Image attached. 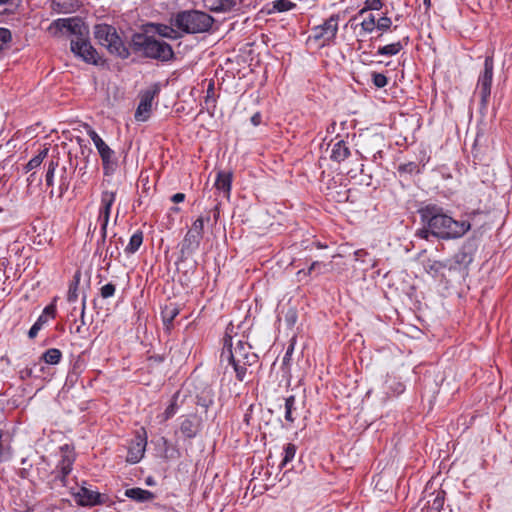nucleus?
Here are the masks:
<instances>
[{"mask_svg":"<svg viewBox=\"0 0 512 512\" xmlns=\"http://www.w3.org/2000/svg\"><path fill=\"white\" fill-rule=\"evenodd\" d=\"M419 213L422 222L432 231V236L438 239L460 238L470 229L469 222L454 220L437 205H426L419 210Z\"/></svg>","mask_w":512,"mask_h":512,"instance_id":"f257e3e1","label":"nucleus"},{"mask_svg":"<svg viewBox=\"0 0 512 512\" xmlns=\"http://www.w3.org/2000/svg\"><path fill=\"white\" fill-rule=\"evenodd\" d=\"M130 46L134 53L144 58L160 62H169L174 58V51L168 43L147 33H134Z\"/></svg>","mask_w":512,"mask_h":512,"instance_id":"f03ea898","label":"nucleus"},{"mask_svg":"<svg viewBox=\"0 0 512 512\" xmlns=\"http://www.w3.org/2000/svg\"><path fill=\"white\" fill-rule=\"evenodd\" d=\"M229 341L230 344L221 353V361L231 364L237 380L242 382L246 377L248 367L257 364L258 355L252 351V347L247 342L238 340L234 345L232 338Z\"/></svg>","mask_w":512,"mask_h":512,"instance_id":"7ed1b4c3","label":"nucleus"},{"mask_svg":"<svg viewBox=\"0 0 512 512\" xmlns=\"http://www.w3.org/2000/svg\"><path fill=\"white\" fill-rule=\"evenodd\" d=\"M94 37L112 55L121 59H127L130 56L129 48L124 44L115 27L108 24H97L94 26Z\"/></svg>","mask_w":512,"mask_h":512,"instance_id":"20e7f679","label":"nucleus"},{"mask_svg":"<svg viewBox=\"0 0 512 512\" xmlns=\"http://www.w3.org/2000/svg\"><path fill=\"white\" fill-rule=\"evenodd\" d=\"M214 19L206 12L190 10L176 15L174 24L186 33H203L213 25Z\"/></svg>","mask_w":512,"mask_h":512,"instance_id":"39448f33","label":"nucleus"},{"mask_svg":"<svg viewBox=\"0 0 512 512\" xmlns=\"http://www.w3.org/2000/svg\"><path fill=\"white\" fill-rule=\"evenodd\" d=\"M339 15L333 14L322 24L314 26L308 41L318 42L320 47L332 46L338 33Z\"/></svg>","mask_w":512,"mask_h":512,"instance_id":"423d86ee","label":"nucleus"},{"mask_svg":"<svg viewBox=\"0 0 512 512\" xmlns=\"http://www.w3.org/2000/svg\"><path fill=\"white\" fill-rule=\"evenodd\" d=\"M494 74V60L492 55H487L484 60V68L480 72L475 93L480 96V111L487 109L491 95V86Z\"/></svg>","mask_w":512,"mask_h":512,"instance_id":"0eeeda50","label":"nucleus"},{"mask_svg":"<svg viewBox=\"0 0 512 512\" xmlns=\"http://www.w3.org/2000/svg\"><path fill=\"white\" fill-rule=\"evenodd\" d=\"M88 135L93 141L102 160L103 171L106 176L114 174L118 168V161L112 150L93 129L88 130Z\"/></svg>","mask_w":512,"mask_h":512,"instance_id":"6e6552de","label":"nucleus"},{"mask_svg":"<svg viewBox=\"0 0 512 512\" xmlns=\"http://www.w3.org/2000/svg\"><path fill=\"white\" fill-rule=\"evenodd\" d=\"M71 51L87 63L96 64L98 53L91 43L83 36H75L70 42Z\"/></svg>","mask_w":512,"mask_h":512,"instance_id":"1a4fd4ad","label":"nucleus"},{"mask_svg":"<svg viewBox=\"0 0 512 512\" xmlns=\"http://www.w3.org/2000/svg\"><path fill=\"white\" fill-rule=\"evenodd\" d=\"M116 193L111 191H103L101 194V206L99 210L98 220L101 222L102 239L106 238L107 226L110 219L111 207L115 201Z\"/></svg>","mask_w":512,"mask_h":512,"instance_id":"9d476101","label":"nucleus"},{"mask_svg":"<svg viewBox=\"0 0 512 512\" xmlns=\"http://www.w3.org/2000/svg\"><path fill=\"white\" fill-rule=\"evenodd\" d=\"M160 88L155 84L152 88L146 90L141 95L140 103L135 112V119L137 121H146L150 115L152 101L154 97L159 93Z\"/></svg>","mask_w":512,"mask_h":512,"instance_id":"9b49d317","label":"nucleus"},{"mask_svg":"<svg viewBox=\"0 0 512 512\" xmlns=\"http://www.w3.org/2000/svg\"><path fill=\"white\" fill-rule=\"evenodd\" d=\"M77 503L81 506H95L105 504L108 497L105 494L90 490L84 486L73 493Z\"/></svg>","mask_w":512,"mask_h":512,"instance_id":"f8f14e48","label":"nucleus"},{"mask_svg":"<svg viewBox=\"0 0 512 512\" xmlns=\"http://www.w3.org/2000/svg\"><path fill=\"white\" fill-rule=\"evenodd\" d=\"M147 445L146 432L143 430V435L137 434L132 440L127 454V461L135 464L138 463L144 456Z\"/></svg>","mask_w":512,"mask_h":512,"instance_id":"ddd939ff","label":"nucleus"},{"mask_svg":"<svg viewBox=\"0 0 512 512\" xmlns=\"http://www.w3.org/2000/svg\"><path fill=\"white\" fill-rule=\"evenodd\" d=\"M54 25L61 31L66 30L76 36H83L82 28L83 24L80 19L77 18H65L58 19L54 22Z\"/></svg>","mask_w":512,"mask_h":512,"instance_id":"4468645a","label":"nucleus"},{"mask_svg":"<svg viewBox=\"0 0 512 512\" xmlns=\"http://www.w3.org/2000/svg\"><path fill=\"white\" fill-rule=\"evenodd\" d=\"M201 239V235L188 230L181 244L182 255H190L194 253L199 248Z\"/></svg>","mask_w":512,"mask_h":512,"instance_id":"2eb2a0df","label":"nucleus"},{"mask_svg":"<svg viewBox=\"0 0 512 512\" xmlns=\"http://www.w3.org/2000/svg\"><path fill=\"white\" fill-rule=\"evenodd\" d=\"M180 309L175 303L166 304L161 310V317L166 331L170 332L173 321L178 316Z\"/></svg>","mask_w":512,"mask_h":512,"instance_id":"dca6fc26","label":"nucleus"},{"mask_svg":"<svg viewBox=\"0 0 512 512\" xmlns=\"http://www.w3.org/2000/svg\"><path fill=\"white\" fill-rule=\"evenodd\" d=\"M426 506L430 512H440L443 508L445 501V491L437 490L429 493L427 496Z\"/></svg>","mask_w":512,"mask_h":512,"instance_id":"f3484780","label":"nucleus"},{"mask_svg":"<svg viewBox=\"0 0 512 512\" xmlns=\"http://www.w3.org/2000/svg\"><path fill=\"white\" fill-rule=\"evenodd\" d=\"M125 496L137 503L150 502L155 498L151 491L139 487L126 489Z\"/></svg>","mask_w":512,"mask_h":512,"instance_id":"a211bd4d","label":"nucleus"},{"mask_svg":"<svg viewBox=\"0 0 512 512\" xmlns=\"http://www.w3.org/2000/svg\"><path fill=\"white\" fill-rule=\"evenodd\" d=\"M231 184H232V173L231 172L219 171L217 173V177H216V181H215V188L218 191L223 192V194L226 198H229V196H230Z\"/></svg>","mask_w":512,"mask_h":512,"instance_id":"6ab92c4d","label":"nucleus"},{"mask_svg":"<svg viewBox=\"0 0 512 512\" xmlns=\"http://www.w3.org/2000/svg\"><path fill=\"white\" fill-rule=\"evenodd\" d=\"M199 431V423L195 416L185 418L180 424V432L185 438H194Z\"/></svg>","mask_w":512,"mask_h":512,"instance_id":"aec40b11","label":"nucleus"},{"mask_svg":"<svg viewBox=\"0 0 512 512\" xmlns=\"http://www.w3.org/2000/svg\"><path fill=\"white\" fill-rule=\"evenodd\" d=\"M455 265H452L450 261H436V260H428L424 264L425 271L432 275L433 277H437L442 273L444 269L452 270Z\"/></svg>","mask_w":512,"mask_h":512,"instance_id":"412c9836","label":"nucleus"},{"mask_svg":"<svg viewBox=\"0 0 512 512\" xmlns=\"http://www.w3.org/2000/svg\"><path fill=\"white\" fill-rule=\"evenodd\" d=\"M447 261H450L452 265H455L452 270H459L461 268H467L470 263L473 261V257L470 253L466 252L465 250H460L453 256L452 259H448Z\"/></svg>","mask_w":512,"mask_h":512,"instance_id":"4be33fe9","label":"nucleus"},{"mask_svg":"<svg viewBox=\"0 0 512 512\" xmlns=\"http://www.w3.org/2000/svg\"><path fill=\"white\" fill-rule=\"evenodd\" d=\"M350 155V150L343 140L336 142L331 151V159L336 162H341L347 159Z\"/></svg>","mask_w":512,"mask_h":512,"instance_id":"5701e85b","label":"nucleus"},{"mask_svg":"<svg viewBox=\"0 0 512 512\" xmlns=\"http://www.w3.org/2000/svg\"><path fill=\"white\" fill-rule=\"evenodd\" d=\"M297 416L296 399L295 396L291 395L285 399V419L293 423Z\"/></svg>","mask_w":512,"mask_h":512,"instance_id":"b1692460","label":"nucleus"},{"mask_svg":"<svg viewBox=\"0 0 512 512\" xmlns=\"http://www.w3.org/2000/svg\"><path fill=\"white\" fill-rule=\"evenodd\" d=\"M81 280V271L77 270L73 276V280L69 285L68 293H67V301L73 303L78 298V287Z\"/></svg>","mask_w":512,"mask_h":512,"instance_id":"393cba45","label":"nucleus"},{"mask_svg":"<svg viewBox=\"0 0 512 512\" xmlns=\"http://www.w3.org/2000/svg\"><path fill=\"white\" fill-rule=\"evenodd\" d=\"M73 459L70 456H64L59 462L57 469L60 471L59 479L65 484L66 477L72 471Z\"/></svg>","mask_w":512,"mask_h":512,"instance_id":"a878e982","label":"nucleus"},{"mask_svg":"<svg viewBox=\"0 0 512 512\" xmlns=\"http://www.w3.org/2000/svg\"><path fill=\"white\" fill-rule=\"evenodd\" d=\"M143 243V232L138 230L130 238L128 245L125 248V252L128 254H134L138 251Z\"/></svg>","mask_w":512,"mask_h":512,"instance_id":"bb28decb","label":"nucleus"},{"mask_svg":"<svg viewBox=\"0 0 512 512\" xmlns=\"http://www.w3.org/2000/svg\"><path fill=\"white\" fill-rule=\"evenodd\" d=\"M403 47H404V45L401 41L394 42V43L379 47L377 50V54L382 55V56H394V55H397L403 49Z\"/></svg>","mask_w":512,"mask_h":512,"instance_id":"cd10ccee","label":"nucleus"},{"mask_svg":"<svg viewBox=\"0 0 512 512\" xmlns=\"http://www.w3.org/2000/svg\"><path fill=\"white\" fill-rule=\"evenodd\" d=\"M214 403V395L210 388L204 389L200 394L197 395L196 404L203 407L204 409H208Z\"/></svg>","mask_w":512,"mask_h":512,"instance_id":"c85d7f7f","label":"nucleus"},{"mask_svg":"<svg viewBox=\"0 0 512 512\" xmlns=\"http://www.w3.org/2000/svg\"><path fill=\"white\" fill-rule=\"evenodd\" d=\"M61 358L62 352L59 349L50 348L43 353L41 360L47 364L56 365L60 362Z\"/></svg>","mask_w":512,"mask_h":512,"instance_id":"c756f323","label":"nucleus"},{"mask_svg":"<svg viewBox=\"0 0 512 512\" xmlns=\"http://www.w3.org/2000/svg\"><path fill=\"white\" fill-rule=\"evenodd\" d=\"M48 151V148H44L36 156L30 159L24 167L25 172L27 173L33 169L38 168L42 164L43 160L47 157Z\"/></svg>","mask_w":512,"mask_h":512,"instance_id":"7c9ffc66","label":"nucleus"},{"mask_svg":"<svg viewBox=\"0 0 512 512\" xmlns=\"http://www.w3.org/2000/svg\"><path fill=\"white\" fill-rule=\"evenodd\" d=\"M20 2L21 0H0V15L14 12Z\"/></svg>","mask_w":512,"mask_h":512,"instance_id":"2f4dec72","label":"nucleus"},{"mask_svg":"<svg viewBox=\"0 0 512 512\" xmlns=\"http://www.w3.org/2000/svg\"><path fill=\"white\" fill-rule=\"evenodd\" d=\"M398 172L412 175L420 173L421 169L417 163L411 161L408 163L400 164L398 166Z\"/></svg>","mask_w":512,"mask_h":512,"instance_id":"473e14b6","label":"nucleus"},{"mask_svg":"<svg viewBox=\"0 0 512 512\" xmlns=\"http://www.w3.org/2000/svg\"><path fill=\"white\" fill-rule=\"evenodd\" d=\"M360 25L363 32L371 33L375 28H377V20L373 14H369L368 17L365 18Z\"/></svg>","mask_w":512,"mask_h":512,"instance_id":"72a5a7b5","label":"nucleus"},{"mask_svg":"<svg viewBox=\"0 0 512 512\" xmlns=\"http://www.w3.org/2000/svg\"><path fill=\"white\" fill-rule=\"evenodd\" d=\"M209 220V215L206 217L200 216L193 222L192 227L189 230L203 237L204 222H208Z\"/></svg>","mask_w":512,"mask_h":512,"instance_id":"f704fd0d","label":"nucleus"},{"mask_svg":"<svg viewBox=\"0 0 512 512\" xmlns=\"http://www.w3.org/2000/svg\"><path fill=\"white\" fill-rule=\"evenodd\" d=\"M296 454V446L288 443L284 448V458L281 462V467L285 466L288 462L292 461Z\"/></svg>","mask_w":512,"mask_h":512,"instance_id":"c9c22d12","label":"nucleus"},{"mask_svg":"<svg viewBox=\"0 0 512 512\" xmlns=\"http://www.w3.org/2000/svg\"><path fill=\"white\" fill-rule=\"evenodd\" d=\"M295 7V4L290 0H275L273 2V9L278 12H285Z\"/></svg>","mask_w":512,"mask_h":512,"instance_id":"e433bc0d","label":"nucleus"},{"mask_svg":"<svg viewBox=\"0 0 512 512\" xmlns=\"http://www.w3.org/2000/svg\"><path fill=\"white\" fill-rule=\"evenodd\" d=\"M12 40V35L9 29L0 28V53L8 46Z\"/></svg>","mask_w":512,"mask_h":512,"instance_id":"4c0bfd02","label":"nucleus"},{"mask_svg":"<svg viewBox=\"0 0 512 512\" xmlns=\"http://www.w3.org/2000/svg\"><path fill=\"white\" fill-rule=\"evenodd\" d=\"M58 167V161L51 160L48 164V169L45 176L47 186H52L54 183L55 170Z\"/></svg>","mask_w":512,"mask_h":512,"instance_id":"58836bf2","label":"nucleus"},{"mask_svg":"<svg viewBox=\"0 0 512 512\" xmlns=\"http://www.w3.org/2000/svg\"><path fill=\"white\" fill-rule=\"evenodd\" d=\"M372 83L377 88H383L388 84V78L383 73L372 72Z\"/></svg>","mask_w":512,"mask_h":512,"instance_id":"ea45409f","label":"nucleus"},{"mask_svg":"<svg viewBox=\"0 0 512 512\" xmlns=\"http://www.w3.org/2000/svg\"><path fill=\"white\" fill-rule=\"evenodd\" d=\"M177 398H178V393L174 394L171 403L165 409V412H164V419L165 420L170 419L171 417H173L176 414L177 409H178Z\"/></svg>","mask_w":512,"mask_h":512,"instance_id":"a19ab883","label":"nucleus"},{"mask_svg":"<svg viewBox=\"0 0 512 512\" xmlns=\"http://www.w3.org/2000/svg\"><path fill=\"white\" fill-rule=\"evenodd\" d=\"M382 5V0H366L365 7L359 11V15H363L369 10H379Z\"/></svg>","mask_w":512,"mask_h":512,"instance_id":"79ce46f5","label":"nucleus"},{"mask_svg":"<svg viewBox=\"0 0 512 512\" xmlns=\"http://www.w3.org/2000/svg\"><path fill=\"white\" fill-rule=\"evenodd\" d=\"M214 91H215L214 83L210 82L208 84L207 91H206L205 104L207 106H209V105L212 106V108H215V106H216V99L214 97Z\"/></svg>","mask_w":512,"mask_h":512,"instance_id":"37998d69","label":"nucleus"},{"mask_svg":"<svg viewBox=\"0 0 512 512\" xmlns=\"http://www.w3.org/2000/svg\"><path fill=\"white\" fill-rule=\"evenodd\" d=\"M116 292V286L113 283H107L100 289V295L103 299L113 297Z\"/></svg>","mask_w":512,"mask_h":512,"instance_id":"c03bdc74","label":"nucleus"},{"mask_svg":"<svg viewBox=\"0 0 512 512\" xmlns=\"http://www.w3.org/2000/svg\"><path fill=\"white\" fill-rule=\"evenodd\" d=\"M392 25L391 18L382 16L377 20V29L380 31H387Z\"/></svg>","mask_w":512,"mask_h":512,"instance_id":"a18cd8bd","label":"nucleus"},{"mask_svg":"<svg viewBox=\"0 0 512 512\" xmlns=\"http://www.w3.org/2000/svg\"><path fill=\"white\" fill-rule=\"evenodd\" d=\"M416 236L421 239L429 240V237L432 236V231H430V228L425 224V227L416 231Z\"/></svg>","mask_w":512,"mask_h":512,"instance_id":"49530a36","label":"nucleus"},{"mask_svg":"<svg viewBox=\"0 0 512 512\" xmlns=\"http://www.w3.org/2000/svg\"><path fill=\"white\" fill-rule=\"evenodd\" d=\"M44 316H50L52 318L55 317L56 314V306L54 303H51L50 305L46 306L42 313Z\"/></svg>","mask_w":512,"mask_h":512,"instance_id":"de8ad7c7","label":"nucleus"},{"mask_svg":"<svg viewBox=\"0 0 512 512\" xmlns=\"http://www.w3.org/2000/svg\"><path fill=\"white\" fill-rule=\"evenodd\" d=\"M368 255V252L364 249H359L355 251L354 256L356 261L365 262V257Z\"/></svg>","mask_w":512,"mask_h":512,"instance_id":"09e8293b","label":"nucleus"},{"mask_svg":"<svg viewBox=\"0 0 512 512\" xmlns=\"http://www.w3.org/2000/svg\"><path fill=\"white\" fill-rule=\"evenodd\" d=\"M293 350H294V346H293V344H291L287 348L286 353H285V355L283 357V365H287L290 362Z\"/></svg>","mask_w":512,"mask_h":512,"instance_id":"8fccbe9b","label":"nucleus"},{"mask_svg":"<svg viewBox=\"0 0 512 512\" xmlns=\"http://www.w3.org/2000/svg\"><path fill=\"white\" fill-rule=\"evenodd\" d=\"M41 327L38 326V324H33L30 330L28 331V337L30 339H33L37 336L38 332L40 331Z\"/></svg>","mask_w":512,"mask_h":512,"instance_id":"3c124183","label":"nucleus"},{"mask_svg":"<svg viewBox=\"0 0 512 512\" xmlns=\"http://www.w3.org/2000/svg\"><path fill=\"white\" fill-rule=\"evenodd\" d=\"M85 309H86V296L84 295L83 298H82V305H81V313H80V318H81V325H85L86 322H85Z\"/></svg>","mask_w":512,"mask_h":512,"instance_id":"603ef678","label":"nucleus"},{"mask_svg":"<svg viewBox=\"0 0 512 512\" xmlns=\"http://www.w3.org/2000/svg\"><path fill=\"white\" fill-rule=\"evenodd\" d=\"M158 32L160 36L169 38L172 37L171 33H173L174 30L172 28L165 26L164 29H160Z\"/></svg>","mask_w":512,"mask_h":512,"instance_id":"864d4df0","label":"nucleus"},{"mask_svg":"<svg viewBox=\"0 0 512 512\" xmlns=\"http://www.w3.org/2000/svg\"><path fill=\"white\" fill-rule=\"evenodd\" d=\"M320 265H321V263H320V262H318V261H314V262L310 265V267L308 268V271H307V272H305V274L310 275V274L312 273V271H314V270H315L316 268H318ZM301 273H304V271H303V270H300V271L298 272V274H301Z\"/></svg>","mask_w":512,"mask_h":512,"instance_id":"5fc2aeb1","label":"nucleus"},{"mask_svg":"<svg viewBox=\"0 0 512 512\" xmlns=\"http://www.w3.org/2000/svg\"><path fill=\"white\" fill-rule=\"evenodd\" d=\"M171 200L174 202V203H180V202H183L185 200V194L183 193H176L172 196Z\"/></svg>","mask_w":512,"mask_h":512,"instance_id":"6e6d98bb","label":"nucleus"},{"mask_svg":"<svg viewBox=\"0 0 512 512\" xmlns=\"http://www.w3.org/2000/svg\"><path fill=\"white\" fill-rule=\"evenodd\" d=\"M83 326L81 324L75 325V327H71V332L75 334H82L83 333Z\"/></svg>","mask_w":512,"mask_h":512,"instance_id":"4d7b16f0","label":"nucleus"},{"mask_svg":"<svg viewBox=\"0 0 512 512\" xmlns=\"http://www.w3.org/2000/svg\"><path fill=\"white\" fill-rule=\"evenodd\" d=\"M251 121L255 126L259 125L261 122V115L259 113L254 114L251 117Z\"/></svg>","mask_w":512,"mask_h":512,"instance_id":"13d9d810","label":"nucleus"},{"mask_svg":"<svg viewBox=\"0 0 512 512\" xmlns=\"http://www.w3.org/2000/svg\"><path fill=\"white\" fill-rule=\"evenodd\" d=\"M31 376H32V369L31 368H25L24 370L21 371V377L22 378L31 377Z\"/></svg>","mask_w":512,"mask_h":512,"instance_id":"bf43d9fd","label":"nucleus"},{"mask_svg":"<svg viewBox=\"0 0 512 512\" xmlns=\"http://www.w3.org/2000/svg\"><path fill=\"white\" fill-rule=\"evenodd\" d=\"M47 322L46 316L43 314L39 316V318L36 320L35 324H38L42 328L43 324Z\"/></svg>","mask_w":512,"mask_h":512,"instance_id":"052dcab7","label":"nucleus"},{"mask_svg":"<svg viewBox=\"0 0 512 512\" xmlns=\"http://www.w3.org/2000/svg\"><path fill=\"white\" fill-rule=\"evenodd\" d=\"M287 320L291 323H295L296 321V314L294 311H291L287 314Z\"/></svg>","mask_w":512,"mask_h":512,"instance_id":"680f3d73","label":"nucleus"},{"mask_svg":"<svg viewBox=\"0 0 512 512\" xmlns=\"http://www.w3.org/2000/svg\"><path fill=\"white\" fill-rule=\"evenodd\" d=\"M395 389H396V392L399 394V393H402L404 391V386H403L402 383L397 382L396 386H395Z\"/></svg>","mask_w":512,"mask_h":512,"instance_id":"e2e57ef3","label":"nucleus"},{"mask_svg":"<svg viewBox=\"0 0 512 512\" xmlns=\"http://www.w3.org/2000/svg\"><path fill=\"white\" fill-rule=\"evenodd\" d=\"M213 217H214V220L215 222L218 220V217H219V207L218 205H216L213 209Z\"/></svg>","mask_w":512,"mask_h":512,"instance_id":"0e129e2a","label":"nucleus"},{"mask_svg":"<svg viewBox=\"0 0 512 512\" xmlns=\"http://www.w3.org/2000/svg\"><path fill=\"white\" fill-rule=\"evenodd\" d=\"M377 158H382V150L381 149H378L374 154H373V159L376 160Z\"/></svg>","mask_w":512,"mask_h":512,"instance_id":"69168bd1","label":"nucleus"},{"mask_svg":"<svg viewBox=\"0 0 512 512\" xmlns=\"http://www.w3.org/2000/svg\"><path fill=\"white\" fill-rule=\"evenodd\" d=\"M60 189H61L62 191H63V190H67V189H68V184H67L64 180H61Z\"/></svg>","mask_w":512,"mask_h":512,"instance_id":"338daca9","label":"nucleus"},{"mask_svg":"<svg viewBox=\"0 0 512 512\" xmlns=\"http://www.w3.org/2000/svg\"><path fill=\"white\" fill-rule=\"evenodd\" d=\"M146 484L151 486V485L155 484V481H154V479L152 477H148L146 479Z\"/></svg>","mask_w":512,"mask_h":512,"instance_id":"774afa93","label":"nucleus"}]
</instances>
